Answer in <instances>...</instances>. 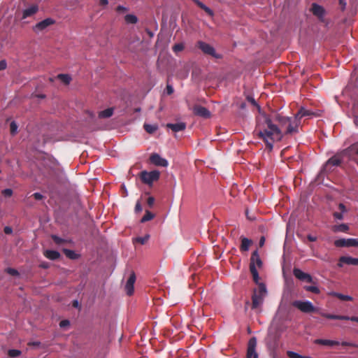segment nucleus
<instances>
[{"instance_id": "8", "label": "nucleus", "mask_w": 358, "mask_h": 358, "mask_svg": "<svg viewBox=\"0 0 358 358\" xmlns=\"http://www.w3.org/2000/svg\"><path fill=\"white\" fill-rule=\"evenodd\" d=\"M320 315L327 319L330 320H351L358 322V317L355 316L349 317L345 315H338L329 313H320Z\"/></svg>"}, {"instance_id": "43", "label": "nucleus", "mask_w": 358, "mask_h": 358, "mask_svg": "<svg viewBox=\"0 0 358 358\" xmlns=\"http://www.w3.org/2000/svg\"><path fill=\"white\" fill-rule=\"evenodd\" d=\"M248 101L251 103L254 106L257 107L259 111L260 110V106L257 104L255 99L252 96H248Z\"/></svg>"}, {"instance_id": "14", "label": "nucleus", "mask_w": 358, "mask_h": 358, "mask_svg": "<svg viewBox=\"0 0 358 358\" xmlns=\"http://www.w3.org/2000/svg\"><path fill=\"white\" fill-rule=\"evenodd\" d=\"M136 281V275L133 272L130 274L126 285H125V291L127 295L131 296L134 293V285Z\"/></svg>"}, {"instance_id": "56", "label": "nucleus", "mask_w": 358, "mask_h": 358, "mask_svg": "<svg viewBox=\"0 0 358 358\" xmlns=\"http://www.w3.org/2000/svg\"><path fill=\"white\" fill-rule=\"evenodd\" d=\"M29 346H34V347H38L41 345V342L39 341H34V342H29L28 343Z\"/></svg>"}, {"instance_id": "3", "label": "nucleus", "mask_w": 358, "mask_h": 358, "mask_svg": "<svg viewBox=\"0 0 358 358\" xmlns=\"http://www.w3.org/2000/svg\"><path fill=\"white\" fill-rule=\"evenodd\" d=\"M196 47L200 49L202 52L207 55H210L216 59H221L222 55L216 52L215 48L210 45V44L203 42L202 41H199L196 43Z\"/></svg>"}, {"instance_id": "29", "label": "nucleus", "mask_w": 358, "mask_h": 358, "mask_svg": "<svg viewBox=\"0 0 358 358\" xmlns=\"http://www.w3.org/2000/svg\"><path fill=\"white\" fill-rule=\"evenodd\" d=\"M341 163V159L337 155H334L328 159L327 165L339 166Z\"/></svg>"}, {"instance_id": "64", "label": "nucleus", "mask_w": 358, "mask_h": 358, "mask_svg": "<svg viewBox=\"0 0 358 358\" xmlns=\"http://www.w3.org/2000/svg\"><path fill=\"white\" fill-rule=\"evenodd\" d=\"M354 122L356 125H358V117H355L354 119Z\"/></svg>"}, {"instance_id": "38", "label": "nucleus", "mask_w": 358, "mask_h": 358, "mask_svg": "<svg viewBox=\"0 0 358 358\" xmlns=\"http://www.w3.org/2000/svg\"><path fill=\"white\" fill-rule=\"evenodd\" d=\"M304 289L306 291L313 292L314 294H319L320 292L319 288L317 287H316V286H313V285L305 286Z\"/></svg>"}, {"instance_id": "37", "label": "nucleus", "mask_w": 358, "mask_h": 358, "mask_svg": "<svg viewBox=\"0 0 358 358\" xmlns=\"http://www.w3.org/2000/svg\"><path fill=\"white\" fill-rule=\"evenodd\" d=\"M21 353L22 352L20 350H15V349L9 350L8 351V355L12 358L17 357L20 356L21 355Z\"/></svg>"}, {"instance_id": "6", "label": "nucleus", "mask_w": 358, "mask_h": 358, "mask_svg": "<svg viewBox=\"0 0 358 358\" xmlns=\"http://www.w3.org/2000/svg\"><path fill=\"white\" fill-rule=\"evenodd\" d=\"M256 346H257V338L255 337H252L248 343V349H247V358H258V354L256 352Z\"/></svg>"}, {"instance_id": "27", "label": "nucleus", "mask_w": 358, "mask_h": 358, "mask_svg": "<svg viewBox=\"0 0 358 358\" xmlns=\"http://www.w3.org/2000/svg\"><path fill=\"white\" fill-rule=\"evenodd\" d=\"M113 108H108L106 110H103L102 111H100L99 113V118H108L113 115Z\"/></svg>"}, {"instance_id": "58", "label": "nucleus", "mask_w": 358, "mask_h": 358, "mask_svg": "<svg viewBox=\"0 0 358 358\" xmlns=\"http://www.w3.org/2000/svg\"><path fill=\"white\" fill-rule=\"evenodd\" d=\"M108 0H100L99 1L100 6H106L108 5Z\"/></svg>"}, {"instance_id": "54", "label": "nucleus", "mask_w": 358, "mask_h": 358, "mask_svg": "<svg viewBox=\"0 0 358 358\" xmlns=\"http://www.w3.org/2000/svg\"><path fill=\"white\" fill-rule=\"evenodd\" d=\"M69 320H62V321H61V322H60V323H59V326H60L61 327H66V326H67V325H69Z\"/></svg>"}, {"instance_id": "24", "label": "nucleus", "mask_w": 358, "mask_h": 358, "mask_svg": "<svg viewBox=\"0 0 358 358\" xmlns=\"http://www.w3.org/2000/svg\"><path fill=\"white\" fill-rule=\"evenodd\" d=\"M315 343L317 344L323 345H329V346H334V345H339L338 341L327 340V339H317V340H315Z\"/></svg>"}, {"instance_id": "16", "label": "nucleus", "mask_w": 358, "mask_h": 358, "mask_svg": "<svg viewBox=\"0 0 358 358\" xmlns=\"http://www.w3.org/2000/svg\"><path fill=\"white\" fill-rule=\"evenodd\" d=\"M55 23V21L52 18H46L39 22H38L34 27L35 31H42L46 29L50 25Z\"/></svg>"}, {"instance_id": "48", "label": "nucleus", "mask_w": 358, "mask_h": 358, "mask_svg": "<svg viewBox=\"0 0 358 358\" xmlns=\"http://www.w3.org/2000/svg\"><path fill=\"white\" fill-rule=\"evenodd\" d=\"M31 196L37 201L42 200L44 198V196L39 192L34 193Z\"/></svg>"}, {"instance_id": "26", "label": "nucleus", "mask_w": 358, "mask_h": 358, "mask_svg": "<svg viewBox=\"0 0 358 358\" xmlns=\"http://www.w3.org/2000/svg\"><path fill=\"white\" fill-rule=\"evenodd\" d=\"M332 230L334 232H347L349 230V227L346 224H340L337 225H334L332 227Z\"/></svg>"}, {"instance_id": "25", "label": "nucleus", "mask_w": 358, "mask_h": 358, "mask_svg": "<svg viewBox=\"0 0 358 358\" xmlns=\"http://www.w3.org/2000/svg\"><path fill=\"white\" fill-rule=\"evenodd\" d=\"M250 271L252 275V279L254 282L259 285V284H260L261 282H259V276L256 267L254 266L253 265H250Z\"/></svg>"}, {"instance_id": "62", "label": "nucleus", "mask_w": 358, "mask_h": 358, "mask_svg": "<svg viewBox=\"0 0 358 358\" xmlns=\"http://www.w3.org/2000/svg\"><path fill=\"white\" fill-rule=\"evenodd\" d=\"M341 345L343 346H350V345H351V343L344 341V342L341 343Z\"/></svg>"}, {"instance_id": "2", "label": "nucleus", "mask_w": 358, "mask_h": 358, "mask_svg": "<svg viewBox=\"0 0 358 358\" xmlns=\"http://www.w3.org/2000/svg\"><path fill=\"white\" fill-rule=\"evenodd\" d=\"M267 294V289L264 283L259 284L257 289H254L252 295V306L253 310H257L262 306L264 298Z\"/></svg>"}, {"instance_id": "10", "label": "nucleus", "mask_w": 358, "mask_h": 358, "mask_svg": "<svg viewBox=\"0 0 358 358\" xmlns=\"http://www.w3.org/2000/svg\"><path fill=\"white\" fill-rule=\"evenodd\" d=\"M150 161L152 164L162 167H166L168 166V162L166 159L160 157L157 153H153L150 157Z\"/></svg>"}, {"instance_id": "17", "label": "nucleus", "mask_w": 358, "mask_h": 358, "mask_svg": "<svg viewBox=\"0 0 358 358\" xmlns=\"http://www.w3.org/2000/svg\"><path fill=\"white\" fill-rule=\"evenodd\" d=\"M250 265H253L255 267H256V266H257L259 268L262 267V259H261V258L259 257V252H258L257 250H255L252 253L251 257H250Z\"/></svg>"}, {"instance_id": "22", "label": "nucleus", "mask_w": 358, "mask_h": 358, "mask_svg": "<svg viewBox=\"0 0 358 358\" xmlns=\"http://www.w3.org/2000/svg\"><path fill=\"white\" fill-rule=\"evenodd\" d=\"M273 119L275 121L278 122L280 126H284L290 122V117L282 116L280 114H275Z\"/></svg>"}, {"instance_id": "42", "label": "nucleus", "mask_w": 358, "mask_h": 358, "mask_svg": "<svg viewBox=\"0 0 358 358\" xmlns=\"http://www.w3.org/2000/svg\"><path fill=\"white\" fill-rule=\"evenodd\" d=\"M2 194L6 197H10L13 195V190L11 189H5L1 192Z\"/></svg>"}, {"instance_id": "57", "label": "nucleus", "mask_w": 358, "mask_h": 358, "mask_svg": "<svg viewBox=\"0 0 358 358\" xmlns=\"http://www.w3.org/2000/svg\"><path fill=\"white\" fill-rule=\"evenodd\" d=\"M307 238L310 242H314V241H315L317 240V237L316 236H313L312 235H308Z\"/></svg>"}, {"instance_id": "15", "label": "nucleus", "mask_w": 358, "mask_h": 358, "mask_svg": "<svg viewBox=\"0 0 358 358\" xmlns=\"http://www.w3.org/2000/svg\"><path fill=\"white\" fill-rule=\"evenodd\" d=\"M311 11L314 15L317 17L319 20H322L324 14L325 10L324 8L316 3H313L311 6Z\"/></svg>"}, {"instance_id": "35", "label": "nucleus", "mask_w": 358, "mask_h": 358, "mask_svg": "<svg viewBox=\"0 0 358 358\" xmlns=\"http://www.w3.org/2000/svg\"><path fill=\"white\" fill-rule=\"evenodd\" d=\"M51 237H52V239L53 240V241L57 245H62V244L68 242L67 240L63 239V238L57 236V235H52Z\"/></svg>"}, {"instance_id": "5", "label": "nucleus", "mask_w": 358, "mask_h": 358, "mask_svg": "<svg viewBox=\"0 0 358 358\" xmlns=\"http://www.w3.org/2000/svg\"><path fill=\"white\" fill-rule=\"evenodd\" d=\"M292 306L305 313H310L317 311V308L314 307L310 301H294L292 302Z\"/></svg>"}, {"instance_id": "20", "label": "nucleus", "mask_w": 358, "mask_h": 358, "mask_svg": "<svg viewBox=\"0 0 358 358\" xmlns=\"http://www.w3.org/2000/svg\"><path fill=\"white\" fill-rule=\"evenodd\" d=\"M38 10V6L32 5L30 7L24 9L22 13V19H25L35 14Z\"/></svg>"}, {"instance_id": "55", "label": "nucleus", "mask_w": 358, "mask_h": 358, "mask_svg": "<svg viewBox=\"0 0 358 358\" xmlns=\"http://www.w3.org/2000/svg\"><path fill=\"white\" fill-rule=\"evenodd\" d=\"M116 10L119 13H122L127 10V8L122 6H118L116 8Z\"/></svg>"}, {"instance_id": "63", "label": "nucleus", "mask_w": 358, "mask_h": 358, "mask_svg": "<svg viewBox=\"0 0 358 358\" xmlns=\"http://www.w3.org/2000/svg\"><path fill=\"white\" fill-rule=\"evenodd\" d=\"M147 33L150 36V37H152L153 36V34L151 31L150 30H147Z\"/></svg>"}, {"instance_id": "60", "label": "nucleus", "mask_w": 358, "mask_h": 358, "mask_svg": "<svg viewBox=\"0 0 358 358\" xmlns=\"http://www.w3.org/2000/svg\"><path fill=\"white\" fill-rule=\"evenodd\" d=\"M264 242H265V238H264V237H263V236H262V237L260 238V240H259V246H260V247H262V246L264 245Z\"/></svg>"}, {"instance_id": "4", "label": "nucleus", "mask_w": 358, "mask_h": 358, "mask_svg": "<svg viewBox=\"0 0 358 358\" xmlns=\"http://www.w3.org/2000/svg\"><path fill=\"white\" fill-rule=\"evenodd\" d=\"M159 171L156 170L150 172L143 171L140 174V178L143 183L150 185L153 182L159 180Z\"/></svg>"}, {"instance_id": "36", "label": "nucleus", "mask_w": 358, "mask_h": 358, "mask_svg": "<svg viewBox=\"0 0 358 358\" xmlns=\"http://www.w3.org/2000/svg\"><path fill=\"white\" fill-rule=\"evenodd\" d=\"M150 236L148 234L145 235L143 237H137L134 239V243L137 242L141 243V245H144L149 239Z\"/></svg>"}, {"instance_id": "21", "label": "nucleus", "mask_w": 358, "mask_h": 358, "mask_svg": "<svg viewBox=\"0 0 358 358\" xmlns=\"http://www.w3.org/2000/svg\"><path fill=\"white\" fill-rule=\"evenodd\" d=\"M44 255L46 258L50 260H56L60 257L59 252L55 250H48L44 252Z\"/></svg>"}, {"instance_id": "41", "label": "nucleus", "mask_w": 358, "mask_h": 358, "mask_svg": "<svg viewBox=\"0 0 358 358\" xmlns=\"http://www.w3.org/2000/svg\"><path fill=\"white\" fill-rule=\"evenodd\" d=\"M17 124L15 122H11V123L10 124V134L12 135L15 134L16 132H17Z\"/></svg>"}, {"instance_id": "61", "label": "nucleus", "mask_w": 358, "mask_h": 358, "mask_svg": "<svg viewBox=\"0 0 358 358\" xmlns=\"http://www.w3.org/2000/svg\"><path fill=\"white\" fill-rule=\"evenodd\" d=\"M73 306L75 308L79 307V303L78 301L75 300L73 301Z\"/></svg>"}, {"instance_id": "13", "label": "nucleus", "mask_w": 358, "mask_h": 358, "mask_svg": "<svg viewBox=\"0 0 358 358\" xmlns=\"http://www.w3.org/2000/svg\"><path fill=\"white\" fill-rule=\"evenodd\" d=\"M343 264L358 266V258H354L350 256H342L339 258L338 266L342 267Z\"/></svg>"}, {"instance_id": "1", "label": "nucleus", "mask_w": 358, "mask_h": 358, "mask_svg": "<svg viewBox=\"0 0 358 358\" xmlns=\"http://www.w3.org/2000/svg\"><path fill=\"white\" fill-rule=\"evenodd\" d=\"M257 136L263 139L267 148L270 150L273 148V144L275 141H280L282 135L278 126L272 122L268 117L265 118V126L260 128V126L256 130Z\"/></svg>"}, {"instance_id": "46", "label": "nucleus", "mask_w": 358, "mask_h": 358, "mask_svg": "<svg viewBox=\"0 0 358 358\" xmlns=\"http://www.w3.org/2000/svg\"><path fill=\"white\" fill-rule=\"evenodd\" d=\"M155 198L153 196H149L147 199V203L150 208H152L155 203Z\"/></svg>"}, {"instance_id": "12", "label": "nucleus", "mask_w": 358, "mask_h": 358, "mask_svg": "<svg viewBox=\"0 0 358 358\" xmlns=\"http://www.w3.org/2000/svg\"><path fill=\"white\" fill-rule=\"evenodd\" d=\"M294 275L298 278L299 280L306 281L308 282H313V278L308 273H304L299 268H294L293 270Z\"/></svg>"}, {"instance_id": "40", "label": "nucleus", "mask_w": 358, "mask_h": 358, "mask_svg": "<svg viewBox=\"0 0 358 358\" xmlns=\"http://www.w3.org/2000/svg\"><path fill=\"white\" fill-rule=\"evenodd\" d=\"M184 48H185V46H184V45L182 43H176L172 48L173 51L175 53H177L178 52H180V51L183 50Z\"/></svg>"}, {"instance_id": "31", "label": "nucleus", "mask_w": 358, "mask_h": 358, "mask_svg": "<svg viewBox=\"0 0 358 358\" xmlns=\"http://www.w3.org/2000/svg\"><path fill=\"white\" fill-rule=\"evenodd\" d=\"M57 78L60 80L62 83H64L65 85H69L71 80V78L68 74H59L57 76Z\"/></svg>"}, {"instance_id": "34", "label": "nucleus", "mask_w": 358, "mask_h": 358, "mask_svg": "<svg viewBox=\"0 0 358 358\" xmlns=\"http://www.w3.org/2000/svg\"><path fill=\"white\" fill-rule=\"evenodd\" d=\"M155 217V215L151 213L150 211L149 210H145V214L144 215V216L141 218V222L142 223L143 222H148V221H150L152 219H153Z\"/></svg>"}, {"instance_id": "9", "label": "nucleus", "mask_w": 358, "mask_h": 358, "mask_svg": "<svg viewBox=\"0 0 358 358\" xmlns=\"http://www.w3.org/2000/svg\"><path fill=\"white\" fill-rule=\"evenodd\" d=\"M318 115H319L317 113L313 110H308L304 107H301L297 113L295 115V119L296 120L300 121V120L303 117H310L313 116L316 117Z\"/></svg>"}, {"instance_id": "32", "label": "nucleus", "mask_w": 358, "mask_h": 358, "mask_svg": "<svg viewBox=\"0 0 358 358\" xmlns=\"http://www.w3.org/2000/svg\"><path fill=\"white\" fill-rule=\"evenodd\" d=\"M143 127H144L145 130L148 134H153L158 129V127L156 124H144Z\"/></svg>"}, {"instance_id": "50", "label": "nucleus", "mask_w": 358, "mask_h": 358, "mask_svg": "<svg viewBox=\"0 0 358 358\" xmlns=\"http://www.w3.org/2000/svg\"><path fill=\"white\" fill-rule=\"evenodd\" d=\"M166 91L167 94L171 95L173 93V88L171 85H167Z\"/></svg>"}, {"instance_id": "39", "label": "nucleus", "mask_w": 358, "mask_h": 358, "mask_svg": "<svg viewBox=\"0 0 358 358\" xmlns=\"http://www.w3.org/2000/svg\"><path fill=\"white\" fill-rule=\"evenodd\" d=\"M334 295L342 301H352V297L348 295H344L340 293H334Z\"/></svg>"}, {"instance_id": "30", "label": "nucleus", "mask_w": 358, "mask_h": 358, "mask_svg": "<svg viewBox=\"0 0 358 358\" xmlns=\"http://www.w3.org/2000/svg\"><path fill=\"white\" fill-rule=\"evenodd\" d=\"M63 252L71 259H76L78 257V255L73 250L69 249H64Z\"/></svg>"}, {"instance_id": "59", "label": "nucleus", "mask_w": 358, "mask_h": 358, "mask_svg": "<svg viewBox=\"0 0 358 358\" xmlns=\"http://www.w3.org/2000/svg\"><path fill=\"white\" fill-rule=\"evenodd\" d=\"M339 3L342 6V10H344L346 6V3L344 1V0H339Z\"/></svg>"}, {"instance_id": "18", "label": "nucleus", "mask_w": 358, "mask_h": 358, "mask_svg": "<svg viewBox=\"0 0 358 358\" xmlns=\"http://www.w3.org/2000/svg\"><path fill=\"white\" fill-rule=\"evenodd\" d=\"M287 124H288V126H287V130L285 131L286 134H292L294 133L298 132V127L299 124V120H296V119L294 118V121L293 122H292L290 121Z\"/></svg>"}, {"instance_id": "44", "label": "nucleus", "mask_w": 358, "mask_h": 358, "mask_svg": "<svg viewBox=\"0 0 358 358\" xmlns=\"http://www.w3.org/2000/svg\"><path fill=\"white\" fill-rule=\"evenodd\" d=\"M6 272L11 275H13V276H16V275H19V272L15 269V268H8L6 269Z\"/></svg>"}, {"instance_id": "19", "label": "nucleus", "mask_w": 358, "mask_h": 358, "mask_svg": "<svg viewBox=\"0 0 358 358\" xmlns=\"http://www.w3.org/2000/svg\"><path fill=\"white\" fill-rule=\"evenodd\" d=\"M166 127L171 129L174 132H178L180 131H183L186 128V124L185 122H178V123H169L166 124Z\"/></svg>"}, {"instance_id": "28", "label": "nucleus", "mask_w": 358, "mask_h": 358, "mask_svg": "<svg viewBox=\"0 0 358 358\" xmlns=\"http://www.w3.org/2000/svg\"><path fill=\"white\" fill-rule=\"evenodd\" d=\"M193 1L200 8H201L202 10H203L207 14H208L209 15H213V10L208 8V6H206L204 3H203L202 2H201L199 0H193Z\"/></svg>"}, {"instance_id": "33", "label": "nucleus", "mask_w": 358, "mask_h": 358, "mask_svg": "<svg viewBox=\"0 0 358 358\" xmlns=\"http://www.w3.org/2000/svg\"><path fill=\"white\" fill-rule=\"evenodd\" d=\"M124 20L128 24H136L138 21L136 16L131 14L126 15L124 17Z\"/></svg>"}, {"instance_id": "7", "label": "nucleus", "mask_w": 358, "mask_h": 358, "mask_svg": "<svg viewBox=\"0 0 358 358\" xmlns=\"http://www.w3.org/2000/svg\"><path fill=\"white\" fill-rule=\"evenodd\" d=\"M336 247H358V240L355 238H340L334 241Z\"/></svg>"}, {"instance_id": "51", "label": "nucleus", "mask_w": 358, "mask_h": 358, "mask_svg": "<svg viewBox=\"0 0 358 358\" xmlns=\"http://www.w3.org/2000/svg\"><path fill=\"white\" fill-rule=\"evenodd\" d=\"M338 209L341 210V213H342L347 212V208L343 203H341L338 204Z\"/></svg>"}, {"instance_id": "47", "label": "nucleus", "mask_w": 358, "mask_h": 358, "mask_svg": "<svg viewBox=\"0 0 358 358\" xmlns=\"http://www.w3.org/2000/svg\"><path fill=\"white\" fill-rule=\"evenodd\" d=\"M333 216L335 219H337V220H342L343 219V215L342 213H338V212H334L333 213Z\"/></svg>"}, {"instance_id": "53", "label": "nucleus", "mask_w": 358, "mask_h": 358, "mask_svg": "<svg viewBox=\"0 0 358 358\" xmlns=\"http://www.w3.org/2000/svg\"><path fill=\"white\" fill-rule=\"evenodd\" d=\"M7 66V64L5 60L0 62V71L4 70Z\"/></svg>"}, {"instance_id": "23", "label": "nucleus", "mask_w": 358, "mask_h": 358, "mask_svg": "<svg viewBox=\"0 0 358 358\" xmlns=\"http://www.w3.org/2000/svg\"><path fill=\"white\" fill-rule=\"evenodd\" d=\"M241 244L240 247V250L242 252H245L249 250L250 246L252 243V241L248 238L241 237Z\"/></svg>"}, {"instance_id": "45", "label": "nucleus", "mask_w": 358, "mask_h": 358, "mask_svg": "<svg viewBox=\"0 0 358 358\" xmlns=\"http://www.w3.org/2000/svg\"><path fill=\"white\" fill-rule=\"evenodd\" d=\"M287 354L289 358H301V355L292 351H287Z\"/></svg>"}, {"instance_id": "52", "label": "nucleus", "mask_w": 358, "mask_h": 358, "mask_svg": "<svg viewBox=\"0 0 358 358\" xmlns=\"http://www.w3.org/2000/svg\"><path fill=\"white\" fill-rule=\"evenodd\" d=\"M3 231L6 234H10L13 232V229L10 227H5Z\"/></svg>"}, {"instance_id": "49", "label": "nucleus", "mask_w": 358, "mask_h": 358, "mask_svg": "<svg viewBox=\"0 0 358 358\" xmlns=\"http://www.w3.org/2000/svg\"><path fill=\"white\" fill-rule=\"evenodd\" d=\"M142 211V206L139 201H137L135 206V212L140 213Z\"/></svg>"}, {"instance_id": "11", "label": "nucleus", "mask_w": 358, "mask_h": 358, "mask_svg": "<svg viewBox=\"0 0 358 358\" xmlns=\"http://www.w3.org/2000/svg\"><path fill=\"white\" fill-rule=\"evenodd\" d=\"M193 113L194 115L204 118L210 117V111L206 107L199 105H196L194 106Z\"/></svg>"}]
</instances>
